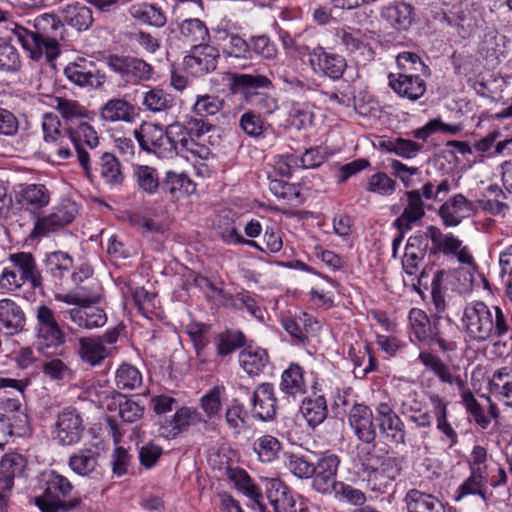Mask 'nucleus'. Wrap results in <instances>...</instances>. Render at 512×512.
Listing matches in <instances>:
<instances>
[{"label":"nucleus","mask_w":512,"mask_h":512,"mask_svg":"<svg viewBox=\"0 0 512 512\" xmlns=\"http://www.w3.org/2000/svg\"><path fill=\"white\" fill-rule=\"evenodd\" d=\"M407 512H445L444 504L434 495L410 489L404 497Z\"/></svg>","instance_id":"nucleus-32"},{"label":"nucleus","mask_w":512,"mask_h":512,"mask_svg":"<svg viewBox=\"0 0 512 512\" xmlns=\"http://www.w3.org/2000/svg\"><path fill=\"white\" fill-rule=\"evenodd\" d=\"M102 120L110 123L114 122H132L136 117L134 106L123 98H112L108 100L100 109Z\"/></svg>","instance_id":"nucleus-36"},{"label":"nucleus","mask_w":512,"mask_h":512,"mask_svg":"<svg viewBox=\"0 0 512 512\" xmlns=\"http://www.w3.org/2000/svg\"><path fill=\"white\" fill-rule=\"evenodd\" d=\"M39 485L42 493L34 497V504L41 512H71L80 509L82 499L70 496L73 485L69 479L54 470L40 475Z\"/></svg>","instance_id":"nucleus-3"},{"label":"nucleus","mask_w":512,"mask_h":512,"mask_svg":"<svg viewBox=\"0 0 512 512\" xmlns=\"http://www.w3.org/2000/svg\"><path fill=\"white\" fill-rule=\"evenodd\" d=\"M487 482V472H484L483 469L477 468L476 470H470L469 477L455 492V501H460L470 495H477L482 500L487 501L488 497L485 491Z\"/></svg>","instance_id":"nucleus-39"},{"label":"nucleus","mask_w":512,"mask_h":512,"mask_svg":"<svg viewBox=\"0 0 512 512\" xmlns=\"http://www.w3.org/2000/svg\"><path fill=\"white\" fill-rule=\"evenodd\" d=\"M15 201L26 211L38 213L51 201V191L41 183H20L14 187Z\"/></svg>","instance_id":"nucleus-15"},{"label":"nucleus","mask_w":512,"mask_h":512,"mask_svg":"<svg viewBox=\"0 0 512 512\" xmlns=\"http://www.w3.org/2000/svg\"><path fill=\"white\" fill-rule=\"evenodd\" d=\"M238 459L239 454L236 450L226 451V484L239 494L259 504L263 498L262 492L244 468L234 465Z\"/></svg>","instance_id":"nucleus-10"},{"label":"nucleus","mask_w":512,"mask_h":512,"mask_svg":"<svg viewBox=\"0 0 512 512\" xmlns=\"http://www.w3.org/2000/svg\"><path fill=\"white\" fill-rule=\"evenodd\" d=\"M403 459L387 457L382 464L362 474V481L372 492L384 494L392 489L394 481L401 474Z\"/></svg>","instance_id":"nucleus-13"},{"label":"nucleus","mask_w":512,"mask_h":512,"mask_svg":"<svg viewBox=\"0 0 512 512\" xmlns=\"http://www.w3.org/2000/svg\"><path fill=\"white\" fill-rule=\"evenodd\" d=\"M300 412L306 419L307 424L315 428L327 418V401L322 395L305 398L301 403Z\"/></svg>","instance_id":"nucleus-45"},{"label":"nucleus","mask_w":512,"mask_h":512,"mask_svg":"<svg viewBox=\"0 0 512 512\" xmlns=\"http://www.w3.org/2000/svg\"><path fill=\"white\" fill-rule=\"evenodd\" d=\"M34 346L43 355H50L51 349H58L66 341L65 332L60 326L55 312L46 304L35 308Z\"/></svg>","instance_id":"nucleus-6"},{"label":"nucleus","mask_w":512,"mask_h":512,"mask_svg":"<svg viewBox=\"0 0 512 512\" xmlns=\"http://www.w3.org/2000/svg\"><path fill=\"white\" fill-rule=\"evenodd\" d=\"M42 372L51 380L63 381L71 375V369L60 358L52 357L42 362Z\"/></svg>","instance_id":"nucleus-63"},{"label":"nucleus","mask_w":512,"mask_h":512,"mask_svg":"<svg viewBox=\"0 0 512 512\" xmlns=\"http://www.w3.org/2000/svg\"><path fill=\"white\" fill-rule=\"evenodd\" d=\"M68 139L73 143L77 152L80 166L88 178L94 176V170L90 162V154L85 146L94 149L99 144V137L95 129L86 121H81L76 127L68 126L66 129Z\"/></svg>","instance_id":"nucleus-11"},{"label":"nucleus","mask_w":512,"mask_h":512,"mask_svg":"<svg viewBox=\"0 0 512 512\" xmlns=\"http://www.w3.org/2000/svg\"><path fill=\"white\" fill-rule=\"evenodd\" d=\"M180 35L184 42L191 44H204L209 38L206 25L197 18L186 19L180 25Z\"/></svg>","instance_id":"nucleus-52"},{"label":"nucleus","mask_w":512,"mask_h":512,"mask_svg":"<svg viewBox=\"0 0 512 512\" xmlns=\"http://www.w3.org/2000/svg\"><path fill=\"white\" fill-rule=\"evenodd\" d=\"M181 131L179 122L172 123L165 129L158 124L144 122L133 134L143 151L169 158L178 151L177 140Z\"/></svg>","instance_id":"nucleus-5"},{"label":"nucleus","mask_w":512,"mask_h":512,"mask_svg":"<svg viewBox=\"0 0 512 512\" xmlns=\"http://www.w3.org/2000/svg\"><path fill=\"white\" fill-rule=\"evenodd\" d=\"M62 13L64 21L78 31L87 30L93 23L91 9L78 3L67 5Z\"/></svg>","instance_id":"nucleus-50"},{"label":"nucleus","mask_w":512,"mask_h":512,"mask_svg":"<svg viewBox=\"0 0 512 512\" xmlns=\"http://www.w3.org/2000/svg\"><path fill=\"white\" fill-rule=\"evenodd\" d=\"M202 420L201 414L196 409L182 407L176 411L170 421L171 431L174 434H178L189 426L200 423Z\"/></svg>","instance_id":"nucleus-57"},{"label":"nucleus","mask_w":512,"mask_h":512,"mask_svg":"<svg viewBox=\"0 0 512 512\" xmlns=\"http://www.w3.org/2000/svg\"><path fill=\"white\" fill-rule=\"evenodd\" d=\"M97 455L92 449H80L70 455L68 465L74 473L87 476L96 468Z\"/></svg>","instance_id":"nucleus-51"},{"label":"nucleus","mask_w":512,"mask_h":512,"mask_svg":"<svg viewBox=\"0 0 512 512\" xmlns=\"http://www.w3.org/2000/svg\"><path fill=\"white\" fill-rule=\"evenodd\" d=\"M27 466V459L17 453H5L0 462V484L13 489L14 479L23 475Z\"/></svg>","instance_id":"nucleus-35"},{"label":"nucleus","mask_w":512,"mask_h":512,"mask_svg":"<svg viewBox=\"0 0 512 512\" xmlns=\"http://www.w3.org/2000/svg\"><path fill=\"white\" fill-rule=\"evenodd\" d=\"M94 170L100 174L108 185H121L124 181L121 164L112 153H103L96 162Z\"/></svg>","instance_id":"nucleus-43"},{"label":"nucleus","mask_w":512,"mask_h":512,"mask_svg":"<svg viewBox=\"0 0 512 512\" xmlns=\"http://www.w3.org/2000/svg\"><path fill=\"white\" fill-rule=\"evenodd\" d=\"M339 465L336 454L322 455L314 464L312 487L321 494H331L340 482L336 480Z\"/></svg>","instance_id":"nucleus-17"},{"label":"nucleus","mask_w":512,"mask_h":512,"mask_svg":"<svg viewBox=\"0 0 512 512\" xmlns=\"http://www.w3.org/2000/svg\"><path fill=\"white\" fill-rule=\"evenodd\" d=\"M33 28L28 30L14 24L11 30L31 59L54 61L61 52L59 43L64 39V24L55 14L44 13L35 18Z\"/></svg>","instance_id":"nucleus-1"},{"label":"nucleus","mask_w":512,"mask_h":512,"mask_svg":"<svg viewBox=\"0 0 512 512\" xmlns=\"http://www.w3.org/2000/svg\"><path fill=\"white\" fill-rule=\"evenodd\" d=\"M26 315L22 307L10 298L0 300V332L13 336L25 329Z\"/></svg>","instance_id":"nucleus-23"},{"label":"nucleus","mask_w":512,"mask_h":512,"mask_svg":"<svg viewBox=\"0 0 512 512\" xmlns=\"http://www.w3.org/2000/svg\"><path fill=\"white\" fill-rule=\"evenodd\" d=\"M84 430L80 412L74 407H65L56 416L52 429L53 439L60 446H73L81 441Z\"/></svg>","instance_id":"nucleus-9"},{"label":"nucleus","mask_w":512,"mask_h":512,"mask_svg":"<svg viewBox=\"0 0 512 512\" xmlns=\"http://www.w3.org/2000/svg\"><path fill=\"white\" fill-rule=\"evenodd\" d=\"M133 177L138 188L148 195L155 194L162 185L158 170L149 165H135L133 167Z\"/></svg>","instance_id":"nucleus-49"},{"label":"nucleus","mask_w":512,"mask_h":512,"mask_svg":"<svg viewBox=\"0 0 512 512\" xmlns=\"http://www.w3.org/2000/svg\"><path fill=\"white\" fill-rule=\"evenodd\" d=\"M389 86L402 98L411 101L420 99L426 92V82L423 78L411 76H395L390 73L388 76Z\"/></svg>","instance_id":"nucleus-26"},{"label":"nucleus","mask_w":512,"mask_h":512,"mask_svg":"<svg viewBox=\"0 0 512 512\" xmlns=\"http://www.w3.org/2000/svg\"><path fill=\"white\" fill-rule=\"evenodd\" d=\"M375 411L379 431L392 443L404 445L406 443L405 425L394 411V406L389 402H379Z\"/></svg>","instance_id":"nucleus-16"},{"label":"nucleus","mask_w":512,"mask_h":512,"mask_svg":"<svg viewBox=\"0 0 512 512\" xmlns=\"http://www.w3.org/2000/svg\"><path fill=\"white\" fill-rule=\"evenodd\" d=\"M69 319L79 329H93L102 327L107 321L104 310L93 307L92 305L83 306L82 308H72L67 311Z\"/></svg>","instance_id":"nucleus-34"},{"label":"nucleus","mask_w":512,"mask_h":512,"mask_svg":"<svg viewBox=\"0 0 512 512\" xmlns=\"http://www.w3.org/2000/svg\"><path fill=\"white\" fill-rule=\"evenodd\" d=\"M254 449L260 461L269 463L277 458L281 444L277 438L271 435H264L257 440Z\"/></svg>","instance_id":"nucleus-61"},{"label":"nucleus","mask_w":512,"mask_h":512,"mask_svg":"<svg viewBox=\"0 0 512 512\" xmlns=\"http://www.w3.org/2000/svg\"><path fill=\"white\" fill-rule=\"evenodd\" d=\"M173 98L162 89L153 88L143 96V106L151 112H161L173 106Z\"/></svg>","instance_id":"nucleus-56"},{"label":"nucleus","mask_w":512,"mask_h":512,"mask_svg":"<svg viewBox=\"0 0 512 512\" xmlns=\"http://www.w3.org/2000/svg\"><path fill=\"white\" fill-rule=\"evenodd\" d=\"M399 72L395 76L429 77L430 68L422 61L420 56L414 52H401L396 58Z\"/></svg>","instance_id":"nucleus-41"},{"label":"nucleus","mask_w":512,"mask_h":512,"mask_svg":"<svg viewBox=\"0 0 512 512\" xmlns=\"http://www.w3.org/2000/svg\"><path fill=\"white\" fill-rule=\"evenodd\" d=\"M252 413L256 419L270 421L277 412V398L274 386L265 382L259 384L251 394Z\"/></svg>","instance_id":"nucleus-21"},{"label":"nucleus","mask_w":512,"mask_h":512,"mask_svg":"<svg viewBox=\"0 0 512 512\" xmlns=\"http://www.w3.org/2000/svg\"><path fill=\"white\" fill-rule=\"evenodd\" d=\"M279 389L287 397H296L306 392L304 370L299 364L291 363L282 372Z\"/></svg>","instance_id":"nucleus-37"},{"label":"nucleus","mask_w":512,"mask_h":512,"mask_svg":"<svg viewBox=\"0 0 512 512\" xmlns=\"http://www.w3.org/2000/svg\"><path fill=\"white\" fill-rule=\"evenodd\" d=\"M336 36L349 52L354 53L369 46L373 32L347 26L337 30Z\"/></svg>","instance_id":"nucleus-46"},{"label":"nucleus","mask_w":512,"mask_h":512,"mask_svg":"<svg viewBox=\"0 0 512 512\" xmlns=\"http://www.w3.org/2000/svg\"><path fill=\"white\" fill-rule=\"evenodd\" d=\"M414 8L405 2H395L382 8L381 17L391 27L399 31H406L413 23Z\"/></svg>","instance_id":"nucleus-30"},{"label":"nucleus","mask_w":512,"mask_h":512,"mask_svg":"<svg viewBox=\"0 0 512 512\" xmlns=\"http://www.w3.org/2000/svg\"><path fill=\"white\" fill-rule=\"evenodd\" d=\"M266 496L274 512H309L303 503L297 505L291 489L278 478L267 480Z\"/></svg>","instance_id":"nucleus-18"},{"label":"nucleus","mask_w":512,"mask_h":512,"mask_svg":"<svg viewBox=\"0 0 512 512\" xmlns=\"http://www.w3.org/2000/svg\"><path fill=\"white\" fill-rule=\"evenodd\" d=\"M220 51L209 44H195L184 57V68L193 76H202L216 69Z\"/></svg>","instance_id":"nucleus-14"},{"label":"nucleus","mask_w":512,"mask_h":512,"mask_svg":"<svg viewBox=\"0 0 512 512\" xmlns=\"http://www.w3.org/2000/svg\"><path fill=\"white\" fill-rule=\"evenodd\" d=\"M45 273L55 286L63 284V280L73 268V258L66 252L54 251L47 254L45 260Z\"/></svg>","instance_id":"nucleus-28"},{"label":"nucleus","mask_w":512,"mask_h":512,"mask_svg":"<svg viewBox=\"0 0 512 512\" xmlns=\"http://www.w3.org/2000/svg\"><path fill=\"white\" fill-rule=\"evenodd\" d=\"M61 123L57 115L53 113H45L42 120V129L44 134V140L47 143L62 144L65 139V135L60 129Z\"/></svg>","instance_id":"nucleus-62"},{"label":"nucleus","mask_w":512,"mask_h":512,"mask_svg":"<svg viewBox=\"0 0 512 512\" xmlns=\"http://www.w3.org/2000/svg\"><path fill=\"white\" fill-rule=\"evenodd\" d=\"M22 65L21 56L10 39L0 38V71L17 72Z\"/></svg>","instance_id":"nucleus-54"},{"label":"nucleus","mask_w":512,"mask_h":512,"mask_svg":"<svg viewBox=\"0 0 512 512\" xmlns=\"http://www.w3.org/2000/svg\"><path fill=\"white\" fill-rule=\"evenodd\" d=\"M129 13L134 19L150 26L162 27L166 23V17L162 10L145 2L132 4Z\"/></svg>","instance_id":"nucleus-48"},{"label":"nucleus","mask_w":512,"mask_h":512,"mask_svg":"<svg viewBox=\"0 0 512 512\" xmlns=\"http://www.w3.org/2000/svg\"><path fill=\"white\" fill-rule=\"evenodd\" d=\"M408 318L412 333L419 342L437 344L443 352L455 349V342L447 340L441 330V316L431 321L423 310L412 308Z\"/></svg>","instance_id":"nucleus-7"},{"label":"nucleus","mask_w":512,"mask_h":512,"mask_svg":"<svg viewBox=\"0 0 512 512\" xmlns=\"http://www.w3.org/2000/svg\"><path fill=\"white\" fill-rule=\"evenodd\" d=\"M43 280L35 256L20 251L8 255L0 274V288L7 292H17L29 284L34 290H42Z\"/></svg>","instance_id":"nucleus-4"},{"label":"nucleus","mask_w":512,"mask_h":512,"mask_svg":"<svg viewBox=\"0 0 512 512\" xmlns=\"http://www.w3.org/2000/svg\"><path fill=\"white\" fill-rule=\"evenodd\" d=\"M388 455H381L375 450V444L372 446L358 447L357 460L359 462V475L366 474L369 470L382 464Z\"/></svg>","instance_id":"nucleus-58"},{"label":"nucleus","mask_w":512,"mask_h":512,"mask_svg":"<svg viewBox=\"0 0 512 512\" xmlns=\"http://www.w3.org/2000/svg\"><path fill=\"white\" fill-rule=\"evenodd\" d=\"M428 399L436 418L437 429L447 438L449 447H453L458 442V435L448 421V402L436 393H430Z\"/></svg>","instance_id":"nucleus-33"},{"label":"nucleus","mask_w":512,"mask_h":512,"mask_svg":"<svg viewBox=\"0 0 512 512\" xmlns=\"http://www.w3.org/2000/svg\"><path fill=\"white\" fill-rule=\"evenodd\" d=\"M310 64L315 73L322 74L332 80L340 79L347 67L343 56L328 53L323 48L314 50L310 58Z\"/></svg>","instance_id":"nucleus-22"},{"label":"nucleus","mask_w":512,"mask_h":512,"mask_svg":"<svg viewBox=\"0 0 512 512\" xmlns=\"http://www.w3.org/2000/svg\"><path fill=\"white\" fill-rule=\"evenodd\" d=\"M419 360L429 370H431L442 383L456 385L459 390L465 388L466 382L460 375H454L451 369L442 359L428 351H422L419 354Z\"/></svg>","instance_id":"nucleus-27"},{"label":"nucleus","mask_w":512,"mask_h":512,"mask_svg":"<svg viewBox=\"0 0 512 512\" xmlns=\"http://www.w3.org/2000/svg\"><path fill=\"white\" fill-rule=\"evenodd\" d=\"M348 422L358 440L365 444L375 442L377 434L369 406L355 403L349 412Z\"/></svg>","instance_id":"nucleus-20"},{"label":"nucleus","mask_w":512,"mask_h":512,"mask_svg":"<svg viewBox=\"0 0 512 512\" xmlns=\"http://www.w3.org/2000/svg\"><path fill=\"white\" fill-rule=\"evenodd\" d=\"M380 147L382 150L394 153L401 158L412 159L423 150L424 144L398 136L382 141Z\"/></svg>","instance_id":"nucleus-47"},{"label":"nucleus","mask_w":512,"mask_h":512,"mask_svg":"<svg viewBox=\"0 0 512 512\" xmlns=\"http://www.w3.org/2000/svg\"><path fill=\"white\" fill-rule=\"evenodd\" d=\"M407 205L401 215L396 218L392 225L397 230L409 231L413 224L425 216V203L421 200L418 191L408 190L405 192Z\"/></svg>","instance_id":"nucleus-25"},{"label":"nucleus","mask_w":512,"mask_h":512,"mask_svg":"<svg viewBox=\"0 0 512 512\" xmlns=\"http://www.w3.org/2000/svg\"><path fill=\"white\" fill-rule=\"evenodd\" d=\"M67 79L79 87L102 86L105 82V76L100 74L94 61L79 57L70 62L64 69Z\"/></svg>","instance_id":"nucleus-19"},{"label":"nucleus","mask_w":512,"mask_h":512,"mask_svg":"<svg viewBox=\"0 0 512 512\" xmlns=\"http://www.w3.org/2000/svg\"><path fill=\"white\" fill-rule=\"evenodd\" d=\"M396 187L397 183L394 179L384 172H377L368 178L366 190L381 196H390L395 192Z\"/></svg>","instance_id":"nucleus-60"},{"label":"nucleus","mask_w":512,"mask_h":512,"mask_svg":"<svg viewBox=\"0 0 512 512\" xmlns=\"http://www.w3.org/2000/svg\"><path fill=\"white\" fill-rule=\"evenodd\" d=\"M269 363V355L260 347H245L239 354V364L250 376L259 375Z\"/></svg>","instance_id":"nucleus-40"},{"label":"nucleus","mask_w":512,"mask_h":512,"mask_svg":"<svg viewBox=\"0 0 512 512\" xmlns=\"http://www.w3.org/2000/svg\"><path fill=\"white\" fill-rule=\"evenodd\" d=\"M78 343L79 357L91 366L100 365L110 354V350L102 345L99 337H82Z\"/></svg>","instance_id":"nucleus-38"},{"label":"nucleus","mask_w":512,"mask_h":512,"mask_svg":"<svg viewBox=\"0 0 512 512\" xmlns=\"http://www.w3.org/2000/svg\"><path fill=\"white\" fill-rule=\"evenodd\" d=\"M462 323L470 339L485 342L507 335L512 339V327L508 316L499 306L489 307L482 301L468 303L463 311Z\"/></svg>","instance_id":"nucleus-2"},{"label":"nucleus","mask_w":512,"mask_h":512,"mask_svg":"<svg viewBox=\"0 0 512 512\" xmlns=\"http://www.w3.org/2000/svg\"><path fill=\"white\" fill-rule=\"evenodd\" d=\"M222 392L223 387L216 385L208 390L200 399V406L205 415L212 419L220 417L222 409Z\"/></svg>","instance_id":"nucleus-59"},{"label":"nucleus","mask_w":512,"mask_h":512,"mask_svg":"<svg viewBox=\"0 0 512 512\" xmlns=\"http://www.w3.org/2000/svg\"><path fill=\"white\" fill-rule=\"evenodd\" d=\"M109 69L128 84L138 85L153 78L154 68L144 59L121 54H109L105 57Z\"/></svg>","instance_id":"nucleus-8"},{"label":"nucleus","mask_w":512,"mask_h":512,"mask_svg":"<svg viewBox=\"0 0 512 512\" xmlns=\"http://www.w3.org/2000/svg\"><path fill=\"white\" fill-rule=\"evenodd\" d=\"M226 75H229V90L233 94L244 93L247 96L250 90L268 88L272 85L270 79L263 75L237 73H226Z\"/></svg>","instance_id":"nucleus-44"},{"label":"nucleus","mask_w":512,"mask_h":512,"mask_svg":"<svg viewBox=\"0 0 512 512\" xmlns=\"http://www.w3.org/2000/svg\"><path fill=\"white\" fill-rule=\"evenodd\" d=\"M77 214L76 204L74 202H63L54 207L51 213L42 217H37L33 229L30 232V238L36 239L48 236L50 233L57 232L66 225L73 222Z\"/></svg>","instance_id":"nucleus-12"},{"label":"nucleus","mask_w":512,"mask_h":512,"mask_svg":"<svg viewBox=\"0 0 512 512\" xmlns=\"http://www.w3.org/2000/svg\"><path fill=\"white\" fill-rule=\"evenodd\" d=\"M479 3L477 0H459L457 2L459 27L471 28L476 24V13Z\"/></svg>","instance_id":"nucleus-64"},{"label":"nucleus","mask_w":512,"mask_h":512,"mask_svg":"<svg viewBox=\"0 0 512 512\" xmlns=\"http://www.w3.org/2000/svg\"><path fill=\"white\" fill-rule=\"evenodd\" d=\"M471 210V204L462 194H456L439 208L438 214L446 227L457 226Z\"/></svg>","instance_id":"nucleus-31"},{"label":"nucleus","mask_w":512,"mask_h":512,"mask_svg":"<svg viewBox=\"0 0 512 512\" xmlns=\"http://www.w3.org/2000/svg\"><path fill=\"white\" fill-rule=\"evenodd\" d=\"M49 105L56 109L69 126L75 121H83L88 118V110L78 101L63 97H52Z\"/></svg>","instance_id":"nucleus-42"},{"label":"nucleus","mask_w":512,"mask_h":512,"mask_svg":"<svg viewBox=\"0 0 512 512\" xmlns=\"http://www.w3.org/2000/svg\"><path fill=\"white\" fill-rule=\"evenodd\" d=\"M226 436H229L235 445H244L249 441L250 428L243 405L229 404L226 409Z\"/></svg>","instance_id":"nucleus-24"},{"label":"nucleus","mask_w":512,"mask_h":512,"mask_svg":"<svg viewBox=\"0 0 512 512\" xmlns=\"http://www.w3.org/2000/svg\"><path fill=\"white\" fill-rule=\"evenodd\" d=\"M178 151L176 154H182L188 161L199 162L209 161L212 155L210 149L203 144L197 143L191 138H181L177 140Z\"/></svg>","instance_id":"nucleus-53"},{"label":"nucleus","mask_w":512,"mask_h":512,"mask_svg":"<svg viewBox=\"0 0 512 512\" xmlns=\"http://www.w3.org/2000/svg\"><path fill=\"white\" fill-rule=\"evenodd\" d=\"M115 385L120 390H134L142 385V374L135 366L123 363L115 373Z\"/></svg>","instance_id":"nucleus-55"},{"label":"nucleus","mask_w":512,"mask_h":512,"mask_svg":"<svg viewBox=\"0 0 512 512\" xmlns=\"http://www.w3.org/2000/svg\"><path fill=\"white\" fill-rule=\"evenodd\" d=\"M161 188L172 200L192 195L196 192V183L184 173L167 171Z\"/></svg>","instance_id":"nucleus-29"}]
</instances>
